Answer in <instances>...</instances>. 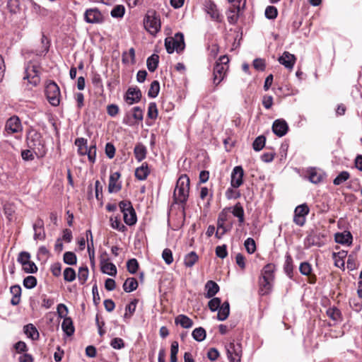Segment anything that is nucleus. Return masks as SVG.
I'll return each instance as SVG.
<instances>
[{
    "instance_id": "f257e3e1",
    "label": "nucleus",
    "mask_w": 362,
    "mask_h": 362,
    "mask_svg": "<svg viewBox=\"0 0 362 362\" xmlns=\"http://www.w3.org/2000/svg\"><path fill=\"white\" fill-rule=\"evenodd\" d=\"M28 146L38 158H42L47 153V148L41 134L35 130L29 132L27 137Z\"/></svg>"
},
{
    "instance_id": "f03ea898",
    "label": "nucleus",
    "mask_w": 362,
    "mask_h": 362,
    "mask_svg": "<svg viewBox=\"0 0 362 362\" xmlns=\"http://www.w3.org/2000/svg\"><path fill=\"white\" fill-rule=\"evenodd\" d=\"M189 178L187 175H181L177 181L173 197L176 203H186L189 197Z\"/></svg>"
},
{
    "instance_id": "7ed1b4c3",
    "label": "nucleus",
    "mask_w": 362,
    "mask_h": 362,
    "mask_svg": "<svg viewBox=\"0 0 362 362\" xmlns=\"http://www.w3.org/2000/svg\"><path fill=\"white\" fill-rule=\"evenodd\" d=\"M229 58L226 55L221 56L214 67L213 81L215 86H218L225 78L228 69Z\"/></svg>"
},
{
    "instance_id": "20e7f679",
    "label": "nucleus",
    "mask_w": 362,
    "mask_h": 362,
    "mask_svg": "<svg viewBox=\"0 0 362 362\" xmlns=\"http://www.w3.org/2000/svg\"><path fill=\"white\" fill-rule=\"evenodd\" d=\"M40 69L39 64L29 62L25 67L23 80H27L33 86H37L40 82Z\"/></svg>"
},
{
    "instance_id": "39448f33",
    "label": "nucleus",
    "mask_w": 362,
    "mask_h": 362,
    "mask_svg": "<svg viewBox=\"0 0 362 362\" xmlns=\"http://www.w3.org/2000/svg\"><path fill=\"white\" fill-rule=\"evenodd\" d=\"M165 46L169 54H172L174 51L177 53L182 52L185 47L183 34L177 33L173 37H167L165 40Z\"/></svg>"
},
{
    "instance_id": "423d86ee",
    "label": "nucleus",
    "mask_w": 362,
    "mask_h": 362,
    "mask_svg": "<svg viewBox=\"0 0 362 362\" xmlns=\"http://www.w3.org/2000/svg\"><path fill=\"white\" fill-rule=\"evenodd\" d=\"M119 207L123 213L124 223L128 226L134 225L137 218L132 203L129 201H122L119 203Z\"/></svg>"
},
{
    "instance_id": "0eeeda50",
    "label": "nucleus",
    "mask_w": 362,
    "mask_h": 362,
    "mask_svg": "<svg viewBox=\"0 0 362 362\" xmlns=\"http://www.w3.org/2000/svg\"><path fill=\"white\" fill-rule=\"evenodd\" d=\"M144 25L145 29L151 35H156L160 29V19L156 16L155 12H148L146 15Z\"/></svg>"
},
{
    "instance_id": "6e6552de",
    "label": "nucleus",
    "mask_w": 362,
    "mask_h": 362,
    "mask_svg": "<svg viewBox=\"0 0 362 362\" xmlns=\"http://www.w3.org/2000/svg\"><path fill=\"white\" fill-rule=\"evenodd\" d=\"M45 94L52 105L57 106L59 104L60 90L56 83L50 82L46 86Z\"/></svg>"
},
{
    "instance_id": "1a4fd4ad",
    "label": "nucleus",
    "mask_w": 362,
    "mask_h": 362,
    "mask_svg": "<svg viewBox=\"0 0 362 362\" xmlns=\"http://www.w3.org/2000/svg\"><path fill=\"white\" fill-rule=\"evenodd\" d=\"M226 350L230 362H240L243 351L240 343L230 342L226 346Z\"/></svg>"
},
{
    "instance_id": "9d476101",
    "label": "nucleus",
    "mask_w": 362,
    "mask_h": 362,
    "mask_svg": "<svg viewBox=\"0 0 362 362\" xmlns=\"http://www.w3.org/2000/svg\"><path fill=\"white\" fill-rule=\"evenodd\" d=\"M5 132L8 134H13L23 131V126L19 117L16 115H13L8 118L5 124Z\"/></svg>"
},
{
    "instance_id": "9b49d317",
    "label": "nucleus",
    "mask_w": 362,
    "mask_h": 362,
    "mask_svg": "<svg viewBox=\"0 0 362 362\" xmlns=\"http://www.w3.org/2000/svg\"><path fill=\"white\" fill-rule=\"evenodd\" d=\"M309 211V207L306 204L298 206L294 211L293 222L299 226H303L305 223V216Z\"/></svg>"
},
{
    "instance_id": "f8f14e48",
    "label": "nucleus",
    "mask_w": 362,
    "mask_h": 362,
    "mask_svg": "<svg viewBox=\"0 0 362 362\" xmlns=\"http://www.w3.org/2000/svg\"><path fill=\"white\" fill-rule=\"evenodd\" d=\"M141 92L137 87H130L127 90L124 99L127 103L132 105L140 101Z\"/></svg>"
},
{
    "instance_id": "ddd939ff",
    "label": "nucleus",
    "mask_w": 362,
    "mask_h": 362,
    "mask_svg": "<svg viewBox=\"0 0 362 362\" xmlns=\"http://www.w3.org/2000/svg\"><path fill=\"white\" fill-rule=\"evenodd\" d=\"M244 170L242 166H235L231 173V186L234 188L239 187L243 184Z\"/></svg>"
},
{
    "instance_id": "4468645a",
    "label": "nucleus",
    "mask_w": 362,
    "mask_h": 362,
    "mask_svg": "<svg viewBox=\"0 0 362 362\" xmlns=\"http://www.w3.org/2000/svg\"><path fill=\"white\" fill-rule=\"evenodd\" d=\"M272 131L279 137H281L286 134L288 131V125L283 119H276L272 125Z\"/></svg>"
},
{
    "instance_id": "2eb2a0df",
    "label": "nucleus",
    "mask_w": 362,
    "mask_h": 362,
    "mask_svg": "<svg viewBox=\"0 0 362 362\" xmlns=\"http://www.w3.org/2000/svg\"><path fill=\"white\" fill-rule=\"evenodd\" d=\"M84 18L88 23H99L103 21V16L97 8L87 9L84 14Z\"/></svg>"
},
{
    "instance_id": "dca6fc26",
    "label": "nucleus",
    "mask_w": 362,
    "mask_h": 362,
    "mask_svg": "<svg viewBox=\"0 0 362 362\" xmlns=\"http://www.w3.org/2000/svg\"><path fill=\"white\" fill-rule=\"evenodd\" d=\"M279 62L284 65L285 68L291 70L296 61V57L294 54L285 51L278 59Z\"/></svg>"
},
{
    "instance_id": "f3484780",
    "label": "nucleus",
    "mask_w": 362,
    "mask_h": 362,
    "mask_svg": "<svg viewBox=\"0 0 362 362\" xmlns=\"http://www.w3.org/2000/svg\"><path fill=\"white\" fill-rule=\"evenodd\" d=\"M100 269L103 273L110 276H115L117 274L116 266L113 263L110 262L108 259H100Z\"/></svg>"
},
{
    "instance_id": "a211bd4d",
    "label": "nucleus",
    "mask_w": 362,
    "mask_h": 362,
    "mask_svg": "<svg viewBox=\"0 0 362 362\" xmlns=\"http://www.w3.org/2000/svg\"><path fill=\"white\" fill-rule=\"evenodd\" d=\"M274 281L260 277L259 279V293L262 296L268 294L272 288Z\"/></svg>"
},
{
    "instance_id": "6ab92c4d",
    "label": "nucleus",
    "mask_w": 362,
    "mask_h": 362,
    "mask_svg": "<svg viewBox=\"0 0 362 362\" xmlns=\"http://www.w3.org/2000/svg\"><path fill=\"white\" fill-rule=\"evenodd\" d=\"M334 239L337 243L350 245L352 243L353 237L349 231H344L343 233H336Z\"/></svg>"
},
{
    "instance_id": "aec40b11",
    "label": "nucleus",
    "mask_w": 362,
    "mask_h": 362,
    "mask_svg": "<svg viewBox=\"0 0 362 362\" xmlns=\"http://www.w3.org/2000/svg\"><path fill=\"white\" fill-rule=\"evenodd\" d=\"M205 289L206 291V298H211L218 292L219 286L215 281L210 280L205 284Z\"/></svg>"
},
{
    "instance_id": "412c9836",
    "label": "nucleus",
    "mask_w": 362,
    "mask_h": 362,
    "mask_svg": "<svg viewBox=\"0 0 362 362\" xmlns=\"http://www.w3.org/2000/svg\"><path fill=\"white\" fill-rule=\"evenodd\" d=\"M10 292L13 295L11 303L17 305L20 303L21 296V288L19 285H14L10 288Z\"/></svg>"
},
{
    "instance_id": "4be33fe9",
    "label": "nucleus",
    "mask_w": 362,
    "mask_h": 362,
    "mask_svg": "<svg viewBox=\"0 0 362 362\" xmlns=\"http://www.w3.org/2000/svg\"><path fill=\"white\" fill-rule=\"evenodd\" d=\"M150 173L148 164L144 163L141 166L137 168L135 170V177L139 180H144Z\"/></svg>"
},
{
    "instance_id": "5701e85b",
    "label": "nucleus",
    "mask_w": 362,
    "mask_h": 362,
    "mask_svg": "<svg viewBox=\"0 0 362 362\" xmlns=\"http://www.w3.org/2000/svg\"><path fill=\"white\" fill-rule=\"evenodd\" d=\"M175 322L185 329L191 328L193 326V321L185 315H179L175 317Z\"/></svg>"
},
{
    "instance_id": "b1692460",
    "label": "nucleus",
    "mask_w": 362,
    "mask_h": 362,
    "mask_svg": "<svg viewBox=\"0 0 362 362\" xmlns=\"http://www.w3.org/2000/svg\"><path fill=\"white\" fill-rule=\"evenodd\" d=\"M35 231V240H43L45 237V231L43 229V222L42 220H37L33 225Z\"/></svg>"
},
{
    "instance_id": "393cba45",
    "label": "nucleus",
    "mask_w": 362,
    "mask_h": 362,
    "mask_svg": "<svg viewBox=\"0 0 362 362\" xmlns=\"http://www.w3.org/2000/svg\"><path fill=\"white\" fill-rule=\"evenodd\" d=\"M230 313V305L228 301H225L218 308L217 318L220 321H223L228 317Z\"/></svg>"
},
{
    "instance_id": "a878e982",
    "label": "nucleus",
    "mask_w": 362,
    "mask_h": 362,
    "mask_svg": "<svg viewBox=\"0 0 362 362\" xmlns=\"http://www.w3.org/2000/svg\"><path fill=\"white\" fill-rule=\"evenodd\" d=\"M146 148L145 146H144L141 144H137L134 149V153L135 158L139 161L141 162L143 160L146 156Z\"/></svg>"
},
{
    "instance_id": "bb28decb",
    "label": "nucleus",
    "mask_w": 362,
    "mask_h": 362,
    "mask_svg": "<svg viewBox=\"0 0 362 362\" xmlns=\"http://www.w3.org/2000/svg\"><path fill=\"white\" fill-rule=\"evenodd\" d=\"M274 271H275V265L273 264H267L264 267L262 270L261 277L270 279L272 281L274 280Z\"/></svg>"
},
{
    "instance_id": "cd10ccee",
    "label": "nucleus",
    "mask_w": 362,
    "mask_h": 362,
    "mask_svg": "<svg viewBox=\"0 0 362 362\" xmlns=\"http://www.w3.org/2000/svg\"><path fill=\"white\" fill-rule=\"evenodd\" d=\"M25 334L33 340L39 339L40 334L36 327L33 324H28L23 327Z\"/></svg>"
},
{
    "instance_id": "c85d7f7f",
    "label": "nucleus",
    "mask_w": 362,
    "mask_h": 362,
    "mask_svg": "<svg viewBox=\"0 0 362 362\" xmlns=\"http://www.w3.org/2000/svg\"><path fill=\"white\" fill-rule=\"evenodd\" d=\"M62 328L67 336H71L74 333V327L70 317H64L62 324Z\"/></svg>"
},
{
    "instance_id": "c756f323",
    "label": "nucleus",
    "mask_w": 362,
    "mask_h": 362,
    "mask_svg": "<svg viewBox=\"0 0 362 362\" xmlns=\"http://www.w3.org/2000/svg\"><path fill=\"white\" fill-rule=\"evenodd\" d=\"M232 214L234 216L238 218V222L240 225L243 224L245 221L244 218V209L240 203H237L233 207L232 210Z\"/></svg>"
},
{
    "instance_id": "7c9ffc66",
    "label": "nucleus",
    "mask_w": 362,
    "mask_h": 362,
    "mask_svg": "<svg viewBox=\"0 0 362 362\" xmlns=\"http://www.w3.org/2000/svg\"><path fill=\"white\" fill-rule=\"evenodd\" d=\"M138 287V282L135 278H127L123 284V288L125 292L130 293L136 290Z\"/></svg>"
},
{
    "instance_id": "2f4dec72",
    "label": "nucleus",
    "mask_w": 362,
    "mask_h": 362,
    "mask_svg": "<svg viewBox=\"0 0 362 362\" xmlns=\"http://www.w3.org/2000/svg\"><path fill=\"white\" fill-rule=\"evenodd\" d=\"M159 61V56L156 54H153L150 56L146 61L147 68L151 72H153L158 67Z\"/></svg>"
},
{
    "instance_id": "473e14b6",
    "label": "nucleus",
    "mask_w": 362,
    "mask_h": 362,
    "mask_svg": "<svg viewBox=\"0 0 362 362\" xmlns=\"http://www.w3.org/2000/svg\"><path fill=\"white\" fill-rule=\"evenodd\" d=\"M75 145L78 147V153L85 156L89 147L87 146V140L84 138H78L75 140Z\"/></svg>"
},
{
    "instance_id": "72a5a7b5",
    "label": "nucleus",
    "mask_w": 362,
    "mask_h": 362,
    "mask_svg": "<svg viewBox=\"0 0 362 362\" xmlns=\"http://www.w3.org/2000/svg\"><path fill=\"white\" fill-rule=\"evenodd\" d=\"M308 174L309 180L314 184L320 183L322 180V175L319 173L315 168L309 170Z\"/></svg>"
},
{
    "instance_id": "f704fd0d",
    "label": "nucleus",
    "mask_w": 362,
    "mask_h": 362,
    "mask_svg": "<svg viewBox=\"0 0 362 362\" xmlns=\"http://www.w3.org/2000/svg\"><path fill=\"white\" fill-rule=\"evenodd\" d=\"M122 62L124 64H134L135 62V50L133 47L130 48L128 52L122 54Z\"/></svg>"
},
{
    "instance_id": "c9c22d12",
    "label": "nucleus",
    "mask_w": 362,
    "mask_h": 362,
    "mask_svg": "<svg viewBox=\"0 0 362 362\" xmlns=\"http://www.w3.org/2000/svg\"><path fill=\"white\" fill-rule=\"evenodd\" d=\"M284 271L286 274L289 276H292L293 266V259L291 256L289 254H286V260L284 267Z\"/></svg>"
},
{
    "instance_id": "e433bc0d",
    "label": "nucleus",
    "mask_w": 362,
    "mask_h": 362,
    "mask_svg": "<svg viewBox=\"0 0 362 362\" xmlns=\"http://www.w3.org/2000/svg\"><path fill=\"white\" fill-rule=\"evenodd\" d=\"M198 260V256L195 252L188 253L185 257V265L187 267H192Z\"/></svg>"
},
{
    "instance_id": "4c0bfd02",
    "label": "nucleus",
    "mask_w": 362,
    "mask_h": 362,
    "mask_svg": "<svg viewBox=\"0 0 362 362\" xmlns=\"http://www.w3.org/2000/svg\"><path fill=\"white\" fill-rule=\"evenodd\" d=\"M226 15L228 21L230 24H235L239 18V12H237L235 7H230L226 13Z\"/></svg>"
},
{
    "instance_id": "58836bf2",
    "label": "nucleus",
    "mask_w": 362,
    "mask_h": 362,
    "mask_svg": "<svg viewBox=\"0 0 362 362\" xmlns=\"http://www.w3.org/2000/svg\"><path fill=\"white\" fill-rule=\"evenodd\" d=\"M206 335L205 329L201 327L195 328L192 333L193 339L197 341H202L204 340Z\"/></svg>"
},
{
    "instance_id": "ea45409f",
    "label": "nucleus",
    "mask_w": 362,
    "mask_h": 362,
    "mask_svg": "<svg viewBox=\"0 0 362 362\" xmlns=\"http://www.w3.org/2000/svg\"><path fill=\"white\" fill-rule=\"evenodd\" d=\"M327 315L329 317L334 321L340 320L341 318V314L340 310L336 307H332L327 309Z\"/></svg>"
},
{
    "instance_id": "a19ab883",
    "label": "nucleus",
    "mask_w": 362,
    "mask_h": 362,
    "mask_svg": "<svg viewBox=\"0 0 362 362\" xmlns=\"http://www.w3.org/2000/svg\"><path fill=\"white\" fill-rule=\"evenodd\" d=\"M89 274L88 269L86 266L81 267L78 269V279L81 284H84L88 279Z\"/></svg>"
},
{
    "instance_id": "79ce46f5",
    "label": "nucleus",
    "mask_w": 362,
    "mask_h": 362,
    "mask_svg": "<svg viewBox=\"0 0 362 362\" xmlns=\"http://www.w3.org/2000/svg\"><path fill=\"white\" fill-rule=\"evenodd\" d=\"M160 90V84L158 81H153L150 86V88L148 92V95L150 98H156L159 93Z\"/></svg>"
},
{
    "instance_id": "37998d69",
    "label": "nucleus",
    "mask_w": 362,
    "mask_h": 362,
    "mask_svg": "<svg viewBox=\"0 0 362 362\" xmlns=\"http://www.w3.org/2000/svg\"><path fill=\"white\" fill-rule=\"evenodd\" d=\"M266 139L264 136H257L252 144L253 149L256 151H261L265 145Z\"/></svg>"
},
{
    "instance_id": "c03bdc74",
    "label": "nucleus",
    "mask_w": 362,
    "mask_h": 362,
    "mask_svg": "<svg viewBox=\"0 0 362 362\" xmlns=\"http://www.w3.org/2000/svg\"><path fill=\"white\" fill-rule=\"evenodd\" d=\"M227 221V214L223 211H221L217 219V229L219 230H223L224 229H227L225 226V223Z\"/></svg>"
},
{
    "instance_id": "a18cd8bd",
    "label": "nucleus",
    "mask_w": 362,
    "mask_h": 362,
    "mask_svg": "<svg viewBox=\"0 0 362 362\" xmlns=\"http://www.w3.org/2000/svg\"><path fill=\"white\" fill-rule=\"evenodd\" d=\"M64 263L69 265H74L76 264L77 258L76 255L72 252H66L63 257Z\"/></svg>"
},
{
    "instance_id": "49530a36",
    "label": "nucleus",
    "mask_w": 362,
    "mask_h": 362,
    "mask_svg": "<svg viewBox=\"0 0 362 362\" xmlns=\"http://www.w3.org/2000/svg\"><path fill=\"white\" fill-rule=\"evenodd\" d=\"M64 279L66 281L71 282L76 279V272L71 267H67L64 271Z\"/></svg>"
},
{
    "instance_id": "de8ad7c7",
    "label": "nucleus",
    "mask_w": 362,
    "mask_h": 362,
    "mask_svg": "<svg viewBox=\"0 0 362 362\" xmlns=\"http://www.w3.org/2000/svg\"><path fill=\"white\" fill-rule=\"evenodd\" d=\"M179 344L177 341H174L171 344L170 346V362H177V354L178 353Z\"/></svg>"
},
{
    "instance_id": "09e8293b",
    "label": "nucleus",
    "mask_w": 362,
    "mask_h": 362,
    "mask_svg": "<svg viewBox=\"0 0 362 362\" xmlns=\"http://www.w3.org/2000/svg\"><path fill=\"white\" fill-rule=\"evenodd\" d=\"M349 177L350 175L347 171H342L335 177L333 183L335 185H339L346 181Z\"/></svg>"
},
{
    "instance_id": "8fccbe9b",
    "label": "nucleus",
    "mask_w": 362,
    "mask_h": 362,
    "mask_svg": "<svg viewBox=\"0 0 362 362\" xmlns=\"http://www.w3.org/2000/svg\"><path fill=\"white\" fill-rule=\"evenodd\" d=\"M125 12V8L123 5H117L115 6L111 11V16L113 18H122Z\"/></svg>"
},
{
    "instance_id": "3c124183",
    "label": "nucleus",
    "mask_w": 362,
    "mask_h": 362,
    "mask_svg": "<svg viewBox=\"0 0 362 362\" xmlns=\"http://www.w3.org/2000/svg\"><path fill=\"white\" fill-rule=\"evenodd\" d=\"M158 108L156 103H151L148 105L147 116L148 118L155 119L158 117Z\"/></svg>"
},
{
    "instance_id": "603ef678",
    "label": "nucleus",
    "mask_w": 362,
    "mask_h": 362,
    "mask_svg": "<svg viewBox=\"0 0 362 362\" xmlns=\"http://www.w3.org/2000/svg\"><path fill=\"white\" fill-rule=\"evenodd\" d=\"M244 245H245V247L247 250V252L249 253V254H252L255 252L256 250V244H255V240L251 238H248L245 240V243H244Z\"/></svg>"
},
{
    "instance_id": "864d4df0",
    "label": "nucleus",
    "mask_w": 362,
    "mask_h": 362,
    "mask_svg": "<svg viewBox=\"0 0 362 362\" xmlns=\"http://www.w3.org/2000/svg\"><path fill=\"white\" fill-rule=\"evenodd\" d=\"M127 268L129 273L135 274L139 269V263L134 258L131 259L127 262Z\"/></svg>"
},
{
    "instance_id": "5fc2aeb1",
    "label": "nucleus",
    "mask_w": 362,
    "mask_h": 362,
    "mask_svg": "<svg viewBox=\"0 0 362 362\" xmlns=\"http://www.w3.org/2000/svg\"><path fill=\"white\" fill-rule=\"evenodd\" d=\"M37 285V279L33 276H28L23 280V286L28 289L33 288Z\"/></svg>"
},
{
    "instance_id": "6e6d98bb",
    "label": "nucleus",
    "mask_w": 362,
    "mask_h": 362,
    "mask_svg": "<svg viewBox=\"0 0 362 362\" xmlns=\"http://www.w3.org/2000/svg\"><path fill=\"white\" fill-rule=\"evenodd\" d=\"M7 7L10 12L12 13H16L20 11V4L18 0H8L7 3Z\"/></svg>"
},
{
    "instance_id": "4d7b16f0",
    "label": "nucleus",
    "mask_w": 362,
    "mask_h": 362,
    "mask_svg": "<svg viewBox=\"0 0 362 362\" xmlns=\"http://www.w3.org/2000/svg\"><path fill=\"white\" fill-rule=\"evenodd\" d=\"M221 303V300L219 298H211L209 303L208 306L211 311L214 312L218 310Z\"/></svg>"
},
{
    "instance_id": "13d9d810",
    "label": "nucleus",
    "mask_w": 362,
    "mask_h": 362,
    "mask_svg": "<svg viewBox=\"0 0 362 362\" xmlns=\"http://www.w3.org/2000/svg\"><path fill=\"white\" fill-rule=\"evenodd\" d=\"M41 44H42V49L40 51H39V53H37V54H40V55L45 54L49 50V42L47 37L44 34H42V35Z\"/></svg>"
},
{
    "instance_id": "bf43d9fd",
    "label": "nucleus",
    "mask_w": 362,
    "mask_h": 362,
    "mask_svg": "<svg viewBox=\"0 0 362 362\" xmlns=\"http://www.w3.org/2000/svg\"><path fill=\"white\" fill-rule=\"evenodd\" d=\"M278 11L276 7L269 6L265 9V16L268 19H274L276 18Z\"/></svg>"
},
{
    "instance_id": "052dcab7",
    "label": "nucleus",
    "mask_w": 362,
    "mask_h": 362,
    "mask_svg": "<svg viewBox=\"0 0 362 362\" xmlns=\"http://www.w3.org/2000/svg\"><path fill=\"white\" fill-rule=\"evenodd\" d=\"M110 223H111V226L115 228V229H117L119 231H124V230L126 229V227L121 223V221L119 219H118L117 217H111L110 218Z\"/></svg>"
},
{
    "instance_id": "680f3d73",
    "label": "nucleus",
    "mask_w": 362,
    "mask_h": 362,
    "mask_svg": "<svg viewBox=\"0 0 362 362\" xmlns=\"http://www.w3.org/2000/svg\"><path fill=\"white\" fill-rule=\"evenodd\" d=\"M162 257L167 264H170L173 262V252L169 248L164 249Z\"/></svg>"
},
{
    "instance_id": "e2e57ef3",
    "label": "nucleus",
    "mask_w": 362,
    "mask_h": 362,
    "mask_svg": "<svg viewBox=\"0 0 362 362\" xmlns=\"http://www.w3.org/2000/svg\"><path fill=\"white\" fill-rule=\"evenodd\" d=\"M216 255L221 259H224L228 255L226 245H222L216 247Z\"/></svg>"
},
{
    "instance_id": "0e129e2a",
    "label": "nucleus",
    "mask_w": 362,
    "mask_h": 362,
    "mask_svg": "<svg viewBox=\"0 0 362 362\" xmlns=\"http://www.w3.org/2000/svg\"><path fill=\"white\" fill-rule=\"evenodd\" d=\"M23 266V269L26 273H35L37 271V267L33 262L29 261L25 263Z\"/></svg>"
},
{
    "instance_id": "69168bd1",
    "label": "nucleus",
    "mask_w": 362,
    "mask_h": 362,
    "mask_svg": "<svg viewBox=\"0 0 362 362\" xmlns=\"http://www.w3.org/2000/svg\"><path fill=\"white\" fill-rule=\"evenodd\" d=\"M86 155L88 156V158L90 163H95V157H96V146H95V145L90 146L88 148Z\"/></svg>"
},
{
    "instance_id": "338daca9",
    "label": "nucleus",
    "mask_w": 362,
    "mask_h": 362,
    "mask_svg": "<svg viewBox=\"0 0 362 362\" xmlns=\"http://www.w3.org/2000/svg\"><path fill=\"white\" fill-rule=\"evenodd\" d=\"M300 272L305 276H308L312 272L311 265L308 262H303L299 267Z\"/></svg>"
},
{
    "instance_id": "774afa93",
    "label": "nucleus",
    "mask_w": 362,
    "mask_h": 362,
    "mask_svg": "<svg viewBox=\"0 0 362 362\" xmlns=\"http://www.w3.org/2000/svg\"><path fill=\"white\" fill-rule=\"evenodd\" d=\"M110 346L115 349H121L124 347V342L121 338H114L110 342Z\"/></svg>"
}]
</instances>
